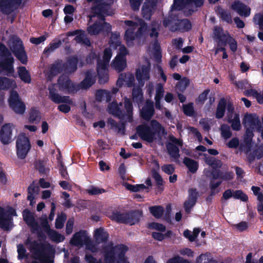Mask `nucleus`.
Here are the masks:
<instances>
[{
    "label": "nucleus",
    "instance_id": "f257e3e1",
    "mask_svg": "<svg viewBox=\"0 0 263 263\" xmlns=\"http://www.w3.org/2000/svg\"><path fill=\"white\" fill-rule=\"evenodd\" d=\"M243 123L246 130L240 145V149L248 153L253 146L254 131L259 132L263 139V128L260 119L256 114H246L243 119Z\"/></svg>",
    "mask_w": 263,
    "mask_h": 263
},
{
    "label": "nucleus",
    "instance_id": "f03ea898",
    "mask_svg": "<svg viewBox=\"0 0 263 263\" xmlns=\"http://www.w3.org/2000/svg\"><path fill=\"white\" fill-rule=\"evenodd\" d=\"M124 23L127 28L124 39L127 45L132 47L134 42L139 44L143 43L147 36L146 24L140 19L136 22L125 21Z\"/></svg>",
    "mask_w": 263,
    "mask_h": 263
},
{
    "label": "nucleus",
    "instance_id": "7ed1b4c3",
    "mask_svg": "<svg viewBox=\"0 0 263 263\" xmlns=\"http://www.w3.org/2000/svg\"><path fill=\"white\" fill-rule=\"evenodd\" d=\"M118 34H112L109 45L111 47L117 49L118 47L119 53L111 63V67L118 72H121L126 67V55L128 54L126 47L121 44Z\"/></svg>",
    "mask_w": 263,
    "mask_h": 263
},
{
    "label": "nucleus",
    "instance_id": "20e7f679",
    "mask_svg": "<svg viewBox=\"0 0 263 263\" xmlns=\"http://www.w3.org/2000/svg\"><path fill=\"white\" fill-rule=\"evenodd\" d=\"M93 14L90 16L87 31L91 35H97L100 33L104 34L109 33L111 30V26L104 22V18L105 15H110V13L108 12L98 11V13L95 12L92 9Z\"/></svg>",
    "mask_w": 263,
    "mask_h": 263
},
{
    "label": "nucleus",
    "instance_id": "39448f33",
    "mask_svg": "<svg viewBox=\"0 0 263 263\" xmlns=\"http://www.w3.org/2000/svg\"><path fill=\"white\" fill-rule=\"evenodd\" d=\"M137 132L142 140L150 143L165 134L164 128L155 120L151 121L150 126L142 125L138 126Z\"/></svg>",
    "mask_w": 263,
    "mask_h": 263
},
{
    "label": "nucleus",
    "instance_id": "423d86ee",
    "mask_svg": "<svg viewBox=\"0 0 263 263\" xmlns=\"http://www.w3.org/2000/svg\"><path fill=\"white\" fill-rule=\"evenodd\" d=\"M128 248L123 245L112 247V243L104 249V260L105 263H129L125 257Z\"/></svg>",
    "mask_w": 263,
    "mask_h": 263
},
{
    "label": "nucleus",
    "instance_id": "0eeeda50",
    "mask_svg": "<svg viewBox=\"0 0 263 263\" xmlns=\"http://www.w3.org/2000/svg\"><path fill=\"white\" fill-rule=\"evenodd\" d=\"M99 53L92 52L90 54L89 57L97 59L98 61V73L99 78V82L104 84L107 82L108 76L107 74V66L112 56V53L110 48H106L104 50L102 60H99Z\"/></svg>",
    "mask_w": 263,
    "mask_h": 263
},
{
    "label": "nucleus",
    "instance_id": "6e6552de",
    "mask_svg": "<svg viewBox=\"0 0 263 263\" xmlns=\"http://www.w3.org/2000/svg\"><path fill=\"white\" fill-rule=\"evenodd\" d=\"M203 4V0H175L173 9H181L186 15H189Z\"/></svg>",
    "mask_w": 263,
    "mask_h": 263
},
{
    "label": "nucleus",
    "instance_id": "1a4fd4ad",
    "mask_svg": "<svg viewBox=\"0 0 263 263\" xmlns=\"http://www.w3.org/2000/svg\"><path fill=\"white\" fill-rule=\"evenodd\" d=\"M163 24L172 31H186L191 28V24L188 20H179L171 16L164 20Z\"/></svg>",
    "mask_w": 263,
    "mask_h": 263
},
{
    "label": "nucleus",
    "instance_id": "9d476101",
    "mask_svg": "<svg viewBox=\"0 0 263 263\" xmlns=\"http://www.w3.org/2000/svg\"><path fill=\"white\" fill-rule=\"evenodd\" d=\"M31 147L29 138L24 133L19 134L16 140V153L17 157L21 159H25Z\"/></svg>",
    "mask_w": 263,
    "mask_h": 263
},
{
    "label": "nucleus",
    "instance_id": "9b49d317",
    "mask_svg": "<svg viewBox=\"0 0 263 263\" xmlns=\"http://www.w3.org/2000/svg\"><path fill=\"white\" fill-rule=\"evenodd\" d=\"M49 98L55 103H66V104H61L58 106V109L64 113H67L70 110V105L72 104L71 100L68 96H60L57 91L54 88L53 86L49 88Z\"/></svg>",
    "mask_w": 263,
    "mask_h": 263
},
{
    "label": "nucleus",
    "instance_id": "f8f14e48",
    "mask_svg": "<svg viewBox=\"0 0 263 263\" xmlns=\"http://www.w3.org/2000/svg\"><path fill=\"white\" fill-rule=\"evenodd\" d=\"M214 39L219 46L221 45H226L229 44L230 48L233 52L237 50L236 42L231 37L227 32H224L221 28L215 27L214 31Z\"/></svg>",
    "mask_w": 263,
    "mask_h": 263
},
{
    "label": "nucleus",
    "instance_id": "ddd939ff",
    "mask_svg": "<svg viewBox=\"0 0 263 263\" xmlns=\"http://www.w3.org/2000/svg\"><path fill=\"white\" fill-rule=\"evenodd\" d=\"M9 46L16 57L23 63L26 64L27 57L24 51L22 42L17 36H11L9 42Z\"/></svg>",
    "mask_w": 263,
    "mask_h": 263
},
{
    "label": "nucleus",
    "instance_id": "4468645a",
    "mask_svg": "<svg viewBox=\"0 0 263 263\" xmlns=\"http://www.w3.org/2000/svg\"><path fill=\"white\" fill-rule=\"evenodd\" d=\"M16 216L14 209L8 206L5 209L0 207V228L4 230H9L13 227L12 217Z\"/></svg>",
    "mask_w": 263,
    "mask_h": 263
},
{
    "label": "nucleus",
    "instance_id": "2eb2a0df",
    "mask_svg": "<svg viewBox=\"0 0 263 263\" xmlns=\"http://www.w3.org/2000/svg\"><path fill=\"white\" fill-rule=\"evenodd\" d=\"M13 58L6 47L0 44V67L8 73H13Z\"/></svg>",
    "mask_w": 263,
    "mask_h": 263
},
{
    "label": "nucleus",
    "instance_id": "dca6fc26",
    "mask_svg": "<svg viewBox=\"0 0 263 263\" xmlns=\"http://www.w3.org/2000/svg\"><path fill=\"white\" fill-rule=\"evenodd\" d=\"M142 0H129L130 5L134 10H138L141 4ZM155 4L153 0H146L142 9V14L145 19L150 18L155 8Z\"/></svg>",
    "mask_w": 263,
    "mask_h": 263
},
{
    "label": "nucleus",
    "instance_id": "f3484780",
    "mask_svg": "<svg viewBox=\"0 0 263 263\" xmlns=\"http://www.w3.org/2000/svg\"><path fill=\"white\" fill-rule=\"evenodd\" d=\"M70 243L78 247H81L84 243L86 248L92 252L97 251V249L90 243V239L85 231H80L76 233L70 240Z\"/></svg>",
    "mask_w": 263,
    "mask_h": 263
},
{
    "label": "nucleus",
    "instance_id": "a211bd4d",
    "mask_svg": "<svg viewBox=\"0 0 263 263\" xmlns=\"http://www.w3.org/2000/svg\"><path fill=\"white\" fill-rule=\"evenodd\" d=\"M15 126L12 123L4 125L0 130V141L4 145H8L13 141V131Z\"/></svg>",
    "mask_w": 263,
    "mask_h": 263
},
{
    "label": "nucleus",
    "instance_id": "6ab92c4d",
    "mask_svg": "<svg viewBox=\"0 0 263 263\" xmlns=\"http://www.w3.org/2000/svg\"><path fill=\"white\" fill-rule=\"evenodd\" d=\"M11 108L17 114H22L25 110V106L21 101L16 91H11L9 100Z\"/></svg>",
    "mask_w": 263,
    "mask_h": 263
},
{
    "label": "nucleus",
    "instance_id": "aec40b11",
    "mask_svg": "<svg viewBox=\"0 0 263 263\" xmlns=\"http://www.w3.org/2000/svg\"><path fill=\"white\" fill-rule=\"evenodd\" d=\"M150 65H140L137 69L136 72V77L141 86H143L145 81L148 80L150 78Z\"/></svg>",
    "mask_w": 263,
    "mask_h": 263
},
{
    "label": "nucleus",
    "instance_id": "412c9836",
    "mask_svg": "<svg viewBox=\"0 0 263 263\" xmlns=\"http://www.w3.org/2000/svg\"><path fill=\"white\" fill-rule=\"evenodd\" d=\"M58 86L60 91L65 92H73L78 90V87L71 82L68 78L62 76L58 80Z\"/></svg>",
    "mask_w": 263,
    "mask_h": 263
},
{
    "label": "nucleus",
    "instance_id": "4be33fe9",
    "mask_svg": "<svg viewBox=\"0 0 263 263\" xmlns=\"http://www.w3.org/2000/svg\"><path fill=\"white\" fill-rule=\"evenodd\" d=\"M88 2H93L95 6L92 8L95 12L98 13V11L108 12L112 14L110 10V5L114 3V0H87Z\"/></svg>",
    "mask_w": 263,
    "mask_h": 263
},
{
    "label": "nucleus",
    "instance_id": "5701e85b",
    "mask_svg": "<svg viewBox=\"0 0 263 263\" xmlns=\"http://www.w3.org/2000/svg\"><path fill=\"white\" fill-rule=\"evenodd\" d=\"M234 107L231 104L228 106V121L231 124V127L234 130H239L241 129V124L239 115L233 112Z\"/></svg>",
    "mask_w": 263,
    "mask_h": 263
},
{
    "label": "nucleus",
    "instance_id": "b1692460",
    "mask_svg": "<svg viewBox=\"0 0 263 263\" xmlns=\"http://www.w3.org/2000/svg\"><path fill=\"white\" fill-rule=\"evenodd\" d=\"M21 0H0V9L6 14L11 13L20 5Z\"/></svg>",
    "mask_w": 263,
    "mask_h": 263
},
{
    "label": "nucleus",
    "instance_id": "393cba45",
    "mask_svg": "<svg viewBox=\"0 0 263 263\" xmlns=\"http://www.w3.org/2000/svg\"><path fill=\"white\" fill-rule=\"evenodd\" d=\"M171 142L167 144V149L171 157L176 158L179 155L178 146H182V142L174 137H170Z\"/></svg>",
    "mask_w": 263,
    "mask_h": 263
},
{
    "label": "nucleus",
    "instance_id": "a878e982",
    "mask_svg": "<svg viewBox=\"0 0 263 263\" xmlns=\"http://www.w3.org/2000/svg\"><path fill=\"white\" fill-rule=\"evenodd\" d=\"M136 215V213H118L115 215V218L118 221L125 223L129 225H133L136 223L138 220L137 218H135Z\"/></svg>",
    "mask_w": 263,
    "mask_h": 263
},
{
    "label": "nucleus",
    "instance_id": "bb28decb",
    "mask_svg": "<svg viewBox=\"0 0 263 263\" xmlns=\"http://www.w3.org/2000/svg\"><path fill=\"white\" fill-rule=\"evenodd\" d=\"M135 78L132 73H121L117 80V85L121 87L124 83L128 87H131L133 86Z\"/></svg>",
    "mask_w": 263,
    "mask_h": 263
},
{
    "label": "nucleus",
    "instance_id": "cd10ccee",
    "mask_svg": "<svg viewBox=\"0 0 263 263\" xmlns=\"http://www.w3.org/2000/svg\"><path fill=\"white\" fill-rule=\"evenodd\" d=\"M231 8L241 16L247 17L250 14V8L238 1L235 2L232 5Z\"/></svg>",
    "mask_w": 263,
    "mask_h": 263
},
{
    "label": "nucleus",
    "instance_id": "c85d7f7f",
    "mask_svg": "<svg viewBox=\"0 0 263 263\" xmlns=\"http://www.w3.org/2000/svg\"><path fill=\"white\" fill-rule=\"evenodd\" d=\"M154 112L153 103L151 101H147L141 110V116L143 119L149 120L153 116Z\"/></svg>",
    "mask_w": 263,
    "mask_h": 263
},
{
    "label": "nucleus",
    "instance_id": "c756f323",
    "mask_svg": "<svg viewBox=\"0 0 263 263\" xmlns=\"http://www.w3.org/2000/svg\"><path fill=\"white\" fill-rule=\"evenodd\" d=\"M197 196V192L195 190H190L188 200L184 203V208L186 212L189 213L191 209L195 205Z\"/></svg>",
    "mask_w": 263,
    "mask_h": 263
},
{
    "label": "nucleus",
    "instance_id": "7c9ffc66",
    "mask_svg": "<svg viewBox=\"0 0 263 263\" xmlns=\"http://www.w3.org/2000/svg\"><path fill=\"white\" fill-rule=\"evenodd\" d=\"M39 186L35 185L34 182L28 187L27 199L30 201V205H33L35 204V197L39 194Z\"/></svg>",
    "mask_w": 263,
    "mask_h": 263
},
{
    "label": "nucleus",
    "instance_id": "2f4dec72",
    "mask_svg": "<svg viewBox=\"0 0 263 263\" xmlns=\"http://www.w3.org/2000/svg\"><path fill=\"white\" fill-rule=\"evenodd\" d=\"M158 168L153 169L151 172V175L157 185V193H160L163 190V181L158 172Z\"/></svg>",
    "mask_w": 263,
    "mask_h": 263
},
{
    "label": "nucleus",
    "instance_id": "473e14b6",
    "mask_svg": "<svg viewBox=\"0 0 263 263\" xmlns=\"http://www.w3.org/2000/svg\"><path fill=\"white\" fill-rule=\"evenodd\" d=\"M45 230L48 234L50 239L54 241L60 242L63 241L65 239V237L63 235L58 233L54 230H50L47 223L45 226Z\"/></svg>",
    "mask_w": 263,
    "mask_h": 263
},
{
    "label": "nucleus",
    "instance_id": "72a5a7b5",
    "mask_svg": "<svg viewBox=\"0 0 263 263\" xmlns=\"http://www.w3.org/2000/svg\"><path fill=\"white\" fill-rule=\"evenodd\" d=\"M95 80V73L88 71L86 73L85 79L81 82V86L82 88L86 89L91 86Z\"/></svg>",
    "mask_w": 263,
    "mask_h": 263
},
{
    "label": "nucleus",
    "instance_id": "f704fd0d",
    "mask_svg": "<svg viewBox=\"0 0 263 263\" xmlns=\"http://www.w3.org/2000/svg\"><path fill=\"white\" fill-rule=\"evenodd\" d=\"M108 237V234L103 228L96 229L94 233V238L98 243L105 241Z\"/></svg>",
    "mask_w": 263,
    "mask_h": 263
},
{
    "label": "nucleus",
    "instance_id": "c9c22d12",
    "mask_svg": "<svg viewBox=\"0 0 263 263\" xmlns=\"http://www.w3.org/2000/svg\"><path fill=\"white\" fill-rule=\"evenodd\" d=\"M16 87V84L14 80L7 78H0V90Z\"/></svg>",
    "mask_w": 263,
    "mask_h": 263
},
{
    "label": "nucleus",
    "instance_id": "e433bc0d",
    "mask_svg": "<svg viewBox=\"0 0 263 263\" xmlns=\"http://www.w3.org/2000/svg\"><path fill=\"white\" fill-rule=\"evenodd\" d=\"M72 35H77L75 37L76 42L90 46V42L84 32L77 30L73 32Z\"/></svg>",
    "mask_w": 263,
    "mask_h": 263
},
{
    "label": "nucleus",
    "instance_id": "4c0bfd02",
    "mask_svg": "<svg viewBox=\"0 0 263 263\" xmlns=\"http://www.w3.org/2000/svg\"><path fill=\"white\" fill-rule=\"evenodd\" d=\"M17 73L20 78L26 83H30L31 81V76L29 72L24 66L18 68Z\"/></svg>",
    "mask_w": 263,
    "mask_h": 263
},
{
    "label": "nucleus",
    "instance_id": "58836bf2",
    "mask_svg": "<svg viewBox=\"0 0 263 263\" xmlns=\"http://www.w3.org/2000/svg\"><path fill=\"white\" fill-rule=\"evenodd\" d=\"M163 94L164 90L163 86L160 84H157L156 87V96L155 97L156 102L155 105L157 108L161 109L160 100L163 96Z\"/></svg>",
    "mask_w": 263,
    "mask_h": 263
},
{
    "label": "nucleus",
    "instance_id": "ea45409f",
    "mask_svg": "<svg viewBox=\"0 0 263 263\" xmlns=\"http://www.w3.org/2000/svg\"><path fill=\"white\" fill-rule=\"evenodd\" d=\"M204 174L208 177H212L214 179L218 178L220 176L218 165H209L208 168L204 170Z\"/></svg>",
    "mask_w": 263,
    "mask_h": 263
},
{
    "label": "nucleus",
    "instance_id": "a19ab883",
    "mask_svg": "<svg viewBox=\"0 0 263 263\" xmlns=\"http://www.w3.org/2000/svg\"><path fill=\"white\" fill-rule=\"evenodd\" d=\"M96 98L99 101H109L112 98L110 91L106 90H99L96 93Z\"/></svg>",
    "mask_w": 263,
    "mask_h": 263
},
{
    "label": "nucleus",
    "instance_id": "79ce46f5",
    "mask_svg": "<svg viewBox=\"0 0 263 263\" xmlns=\"http://www.w3.org/2000/svg\"><path fill=\"white\" fill-rule=\"evenodd\" d=\"M122 106V104H118L116 102H113L110 104L108 107L109 112L115 116H120L122 114V110L120 106Z\"/></svg>",
    "mask_w": 263,
    "mask_h": 263
},
{
    "label": "nucleus",
    "instance_id": "37998d69",
    "mask_svg": "<svg viewBox=\"0 0 263 263\" xmlns=\"http://www.w3.org/2000/svg\"><path fill=\"white\" fill-rule=\"evenodd\" d=\"M23 216L24 220L27 224L31 227H34L36 225L33 215L28 210H25L23 211Z\"/></svg>",
    "mask_w": 263,
    "mask_h": 263
},
{
    "label": "nucleus",
    "instance_id": "c03bdc74",
    "mask_svg": "<svg viewBox=\"0 0 263 263\" xmlns=\"http://www.w3.org/2000/svg\"><path fill=\"white\" fill-rule=\"evenodd\" d=\"M123 186L126 189L132 192H140L144 190V189H147L146 185L143 184L132 185L125 182L123 183Z\"/></svg>",
    "mask_w": 263,
    "mask_h": 263
},
{
    "label": "nucleus",
    "instance_id": "a18cd8bd",
    "mask_svg": "<svg viewBox=\"0 0 263 263\" xmlns=\"http://www.w3.org/2000/svg\"><path fill=\"white\" fill-rule=\"evenodd\" d=\"M226 101L224 99H221L219 101L216 112V117L218 119L223 117L225 112Z\"/></svg>",
    "mask_w": 263,
    "mask_h": 263
},
{
    "label": "nucleus",
    "instance_id": "49530a36",
    "mask_svg": "<svg viewBox=\"0 0 263 263\" xmlns=\"http://www.w3.org/2000/svg\"><path fill=\"white\" fill-rule=\"evenodd\" d=\"M133 101L139 105L143 101L142 90L139 88H134L133 90Z\"/></svg>",
    "mask_w": 263,
    "mask_h": 263
},
{
    "label": "nucleus",
    "instance_id": "de8ad7c7",
    "mask_svg": "<svg viewBox=\"0 0 263 263\" xmlns=\"http://www.w3.org/2000/svg\"><path fill=\"white\" fill-rule=\"evenodd\" d=\"M149 50L156 60L159 61L161 59L160 47L157 42H155L152 47H149Z\"/></svg>",
    "mask_w": 263,
    "mask_h": 263
},
{
    "label": "nucleus",
    "instance_id": "09e8293b",
    "mask_svg": "<svg viewBox=\"0 0 263 263\" xmlns=\"http://www.w3.org/2000/svg\"><path fill=\"white\" fill-rule=\"evenodd\" d=\"M149 209L151 214L157 218L161 217L164 212V209L161 206H151Z\"/></svg>",
    "mask_w": 263,
    "mask_h": 263
},
{
    "label": "nucleus",
    "instance_id": "8fccbe9b",
    "mask_svg": "<svg viewBox=\"0 0 263 263\" xmlns=\"http://www.w3.org/2000/svg\"><path fill=\"white\" fill-rule=\"evenodd\" d=\"M62 67V65L61 64H58L52 66L47 73L49 79H51L53 76L59 73Z\"/></svg>",
    "mask_w": 263,
    "mask_h": 263
},
{
    "label": "nucleus",
    "instance_id": "3c124183",
    "mask_svg": "<svg viewBox=\"0 0 263 263\" xmlns=\"http://www.w3.org/2000/svg\"><path fill=\"white\" fill-rule=\"evenodd\" d=\"M125 108L128 114L126 121L130 122L132 120V116L131 113L133 110V106L130 100L127 98H125L124 100Z\"/></svg>",
    "mask_w": 263,
    "mask_h": 263
},
{
    "label": "nucleus",
    "instance_id": "603ef678",
    "mask_svg": "<svg viewBox=\"0 0 263 263\" xmlns=\"http://www.w3.org/2000/svg\"><path fill=\"white\" fill-rule=\"evenodd\" d=\"M221 135L222 138L225 139L230 138L232 136V133L230 130V127L226 125L222 124L220 128Z\"/></svg>",
    "mask_w": 263,
    "mask_h": 263
},
{
    "label": "nucleus",
    "instance_id": "864d4df0",
    "mask_svg": "<svg viewBox=\"0 0 263 263\" xmlns=\"http://www.w3.org/2000/svg\"><path fill=\"white\" fill-rule=\"evenodd\" d=\"M41 117L39 115V111L37 109H32L30 113L29 118V121L31 122H39L40 120Z\"/></svg>",
    "mask_w": 263,
    "mask_h": 263
},
{
    "label": "nucleus",
    "instance_id": "5fc2aeb1",
    "mask_svg": "<svg viewBox=\"0 0 263 263\" xmlns=\"http://www.w3.org/2000/svg\"><path fill=\"white\" fill-rule=\"evenodd\" d=\"M163 232H153V237L158 240H162L165 237H169L172 235V232L170 231H167L165 233H163Z\"/></svg>",
    "mask_w": 263,
    "mask_h": 263
},
{
    "label": "nucleus",
    "instance_id": "6e6d98bb",
    "mask_svg": "<svg viewBox=\"0 0 263 263\" xmlns=\"http://www.w3.org/2000/svg\"><path fill=\"white\" fill-rule=\"evenodd\" d=\"M108 124L110 125V127L118 132L121 131L123 128V124H118L112 119H109L108 120Z\"/></svg>",
    "mask_w": 263,
    "mask_h": 263
},
{
    "label": "nucleus",
    "instance_id": "4d7b16f0",
    "mask_svg": "<svg viewBox=\"0 0 263 263\" xmlns=\"http://www.w3.org/2000/svg\"><path fill=\"white\" fill-rule=\"evenodd\" d=\"M159 25L157 22H154L152 24L151 27L150 36L152 38L155 39L158 36V29H159Z\"/></svg>",
    "mask_w": 263,
    "mask_h": 263
},
{
    "label": "nucleus",
    "instance_id": "13d9d810",
    "mask_svg": "<svg viewBox=\"0 0 263 263\" xmlns=\"http://www.w3.org/2000/svg\"><path fill=\"white\" fill-rule=\"evenodd\" d=\"M212 261L208 253L201 254L197 259V263H212Z\"/></svg>",
    "mask_w": 263,
    "mask_h": 263
},
{
    "label": "nucleus",
    "instance_id": "bf43d9fd",
    "mask_svg": "<svg viewBox=\"0 0 263 263\" xmlns=\"http://www.w3.org/2000/svg\"><path fill=\"white\" fill-rule=\"evenodd\" d=\"M183 110L186 115L189 116H193L194 112L193 104L190 103L189 104L184 105L183 106Z\"/></svg>",
    "mask_w": 263,
    "mask_h": 263
},
{
    "label": "nucleus",
    "instance_id": "052dcab7",
    "mask_svg": "<svg viewBox=\"0 0 263 263\" xmlns=\"http://www.w3.org/2000/svg\"><path fill=\"white\" fill-rule=\"evenodd\" d=\"M66 219V216L64 214L58 215L55 221V227L57 229H61L64 225V221Z\"/></svg>",
    "mask_w": 263,
    "mask_h": 263
},
{
    "label": "nucleus",
    "instance_id": "680f3d73",
    "mask_svg": "<svg viewBox=\"0 0 263 263\" xmlns=\"http://www.w3.org/2000/svg\"><path fill=\"white\" fill-rule=\"evenodd\" d=\"M233 197L235 199H240L243 201H247L248 199L247 196L240 190L233 192Z\"/></svg>",
    "mask_w": 263,
    "mask_h": 263
},
{
    "label": "nucleus",
    "instance_id": "e2e57ef3",
    "mask_svg": "<svg viewBox=\"0 0 263 263\" xmlns=\"http://www.w3.org/2000/svg\"><path fill=\"white\" fill-rule=\"evenodd\" d=\"M235 84L241 89H247L251 88V84L247 80H242L239 82H235Z\"/></svg>",
    "mask_w": 263,
    "mask_h": 263
},
{
    "label": "nucleus",
    "instance_id": "0e129e2a",
    "mask_svg": "<svg viewBox=\"0 0 263 263\" xmlns=\"http://www.w3.org/2000/svg\"><path fill=\"white\" fill-rule=\"evenodd\" d=\"M189 85V80L187 78H183L177 84V87L180 91L184 90Z\"/></svg>",
    "mask_w": 263,
    "mask_h": 263
},
{
    "label": "nucleus",
    "instance_id": "69168bd1",
    "mask_svg": "<svg viewBox=\"0 0 263 263\" xmlns=\"http://www.w3.org/2000/svg\"><path fill=\"white\" fill-rule=\"evenodd\" d=\"M149 227L153 229L157 230L159 232H164L165 231V226L158 223H152L149 224Z\"/></svg>",
    "mask_w": 263,
    "mask_h": 263
},
{
    "label": "nucleus",
    "instance_id": "338daca9",
    "mask_svg": "<svg viewBox=\"0 0 263 263\" xmlns=\"http://www.w3.org/2000/svg\"><path fill=\"white\" fill-rule=\"evenodd\" d=\"M167 263H189L188 261L183 260L181 257L176 256L170 259Z\"/></svg>",
    "mask_w": 263,
    "mask_h": 263
},
{
    "label": "nucleus",
    "instance_id": "774afa93",
    "mask_svg": "<svg viewBox=\"0 0 263 263\" xmlns=\"http://www.w3.org/2000/svg\"><path fill=\"white\" fill-rule=\"evenodd\" d=\"M258 200L259 202L258 204L257 211L260 215H263V195H259Z\"/></svg>",
    "mask_w": 263,
    "mask_h": 263
}]
</instances>
